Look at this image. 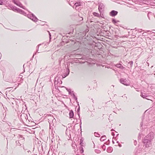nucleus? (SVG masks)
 <instances>
[{"label": "nucleus", "instance_id": "53", "mask_svg": "<svg viewBox=\"0 0 155 155\" xmlns=\"http://www.w3.org/2000/svg\"><path fill=\"white\" fill-rule=\"evenodd\" d=\"M7 143H8V139L7 138Z\"/></svg>", "mask_w": 155, "mask_h": 155}, {"label": "nucleus", "instance_id": "5", "mask_svg": "<svg viewBox=\"0 0 155 155\" xmlns=\"http://www.w3.org/2000/svg\"><path fill=\"white\" fill-rule=\"evenodd\" d=\"M27 17L31 19L34 22H36L38 21V19L37 18L33 13L27 15Z\"/></svg>", "mask_w": 155, "mask_h": 155}, {"label": "nucleus", "instance_id": "43", "mask_svg": "<svg viewBox=\"0 0 155 155\" xmlns=\"http://www.w3.org/2000/svg\"><path fill=\"white\" fill-rule=\"evenodd\" d=\"M81 8H80V7H79V8H78V11H79L80 10H81Z\"/></svg>", "mask_w": 155, "mask_h": 155}, {"label": "nucleus", "instance_id": "19", "mask_svg": "<svg viewBox=\"0 0 155 155\" xmlns=\"http://www.w3.org/2000/svg\"><path fill=\"white\" fill-rule=\"evenodd\" d=\"M74 113L72 110H71L70 111L69 113V117L70 118H73L74 117Z\"/></svg>", "mask_w": 155, "mask_h": 155}, {"label": "nucleus", "instance_id": "13", "mask_svg": "<svg viewBox=\"0 0 155 155\" xmlns=\"http://www.w3.org/2000/svg\"><path fill=\"white\" fill-rule=\"evenodd\" d=\"M141 96L144 98H145L148 100H150L149 98H147V97H150V96L148 95L147 94L145 93H141Z\"/></svg>", "mask_w": 155, "mask_h": 155}, {"label": "nucleus", "instance_id": "50", "mask_svg": "<svg viewBox=\"0 0 155 155\" xmlns=\"http://www.w3.org/2000/svg\"><path fill=\"white\" fill-rule=\"evenodd\" d=\"M150 97H151L150 96V97H147V98H149L150 99Z\"/></svg>", "mask_w": 155, "mask_h": 155}, {"label": "nucleus", "instance_id": "46", "mask_svg": "<svg viewBox=\"0 0 155 155\" xmlns=\"http://www.w3.org/2000/svg\"><path fill=\"white\" fill-rule=\"evenodd\" d=\"M98 152H97V153H100V152H101V151L100 150H98Z\"/></svg>", "mask_w": 155, "mask_h": 155}, {"label": "nucleus", "instance_id": "36", "mask_svg": "<svg viewBox=\"0 0 155 155\" xmlns=\"http://www.w3.org/2000/svg\"><path fill=\"white\" fill-rule=\"evenodd\" d=\"M51 119L52 120V122H55V121H56L55 119L53 117H51Z\"/></svg>", "mask_w": 155, "mask_h": 155}, {"label": "nucleus", "instance_id": "44", "mask_svg": "<svg viewBox=\"0 0 155 155\" xmlns=\"http://www.w3.org/2000/svg\"><path fill=\"white\" fill-rule=\"evenodd\" d=\"M111 134H112V135H113V136H114V135H115V134H114V132H112L111 133Z\"/></svg>", "mask_w": 155, "mask_h": 155}, {"label": "nucleus", "instance_id": "56", "mask_svg": "<svg viewBox=\"0 0 155 155\" xmlns=\"http://www.w3.org/2000/svg\"><path fill=\"white\" fill-rule=\"evenodd\" d=\"M126 97V99H127V97Z\"/></svg>", "mask_w": 155, "mask_h": 155}, {"label": "nucleus", "instance_id": "11", "mask_svg": "<svg viewBox=\"0 0 155 155\" xmlns=\"http://www.w3.org/2000/svg\"><path fill=\"white\" fill-rule=\"evenodd\" d=\"M78 25H79L83 23V18L80 16L79 14H78Z\"/></svg>", "mask_w": 155, "mask_h": 155}, {"label": "nucleus", "instance_id": "22", "mask_svg": "<svg viewBox=\"0 0 155 155\" xmlns=\"http://www.w3.org/2000/svg\"><path fill=\"white\" fill-rule=\"evenodd\" d=\"M84 4V3L83 2L78 0V7L82 6Z\"/></svg>", "mask_w": 155, "mask_h": 155}, {"label": "nucleus", "instance_id": "21", "mask_svg": "<svg viewBox=\"0 0 155 155\" xmlns=\"http://www.w3.org/2000/svg\"><path fill=\"white\" fill-rule=\"evenodd\" d=\"M66 56H67L66 55L65 56H64V58H63V57H62L61 56L60 58H59V59H58V62H59V63L60 65V64H61V61L63 59L65 58Z\"/></svg>", "mask_w": 155, "mask_h": 155}, {"label": "nucleus", "instance_id": "26", "mask_svg": "<svg viewBox=\"0 0 155 155\" xmlns=\"http://www.w3.org/2000/svg\"><path fill=\"white\" fill-rule=\"evenodd\" d=\"M113 150V149L112 147H110L108 148L107 149V151L108 153H111Z\"/></svg>", "mask_w": 155, "mask_h": 155}, {"label": "nucleus", "instance_id": "39", "mask_svg": "<svg viewBox=\"0 0 155 155\" xmlns=\"http://www.w3.org/2000/svg\"><path fill=\"white\" fill-rule=\"evenodd\" d=\"M80 127L81 128V120H80Z\"/></svg>", "mask_w": 155, "mask_h": 155}, {"label": "nucleus", "instance_id": "30", "mask_svg": "<svg viewBox=\"0 0 155 155\" xmlns=\"http://www.w3.org/2000/svg\"><path fill=\"white\" fill-rule=\"evenodd\" d=\"M148 120H147L146 121L144 120H143V122H141L140 124V125L142 127L143 125V123L144 122V124H147L148 123Z\"/></svg>", "mask_w": 155, "mask_h": 155}, {"label": "nucleus", "instance_id": "59", "mask_svg": "<svg viewBox=\"0 0 155 155\" xmlns=\"http://www.w3.org/2000/svg\"><path fill=\"white\" fill-rule=\"evenodd\" d=\"M104 146H105V145H103V147Z\"/></svg>", "mask_w": 155, "mask_h": 155}, {"label": "nucleus", "instance_id": "27", "mask_svg": "<svg viewBox=\"0 0 155 155\" xmlns=\"http://www.w3.org/2000/svg\"><path fill=\"white\" fill-rule=\"evenodd\" d=\"M11 8L12 10L14 11H16L17 12L18 9V8H17L15 6H12L11 7Z\"/></svg>", "mask_w": 155, "mask_h": 155}, {"label": "nucleus", "instance_id": "45", "mask_svg": "<svg viewBox=\"0 0 155 155\" xmlns=\"http://www.w3.org/2000/svg\"><path fill=\"white\" fill-rule=\"evenodd\" d=\"M39 45H38V48H37V52H38V53H39V52H38V48H39Z\"/></svg>", "mask_w": 155, "mask_h": 155}, {"label": "nucleus", "instance_id": "9", "mask_svg": "<svg viewBox=\"0 0 155 155\" xmlns=\"http://www.w3.org/2000/svg\"><path fill=\"white\" fill-rule=\"evenodd\" d=\"M120 81L121 83L125 85H129L130 84L129 82L126 79L121 78L120 80Z\"/></svg>", "mask_w": 155, "mask_h": 155}, {"label": "nucleus", "instance_id": "20", "mask_svg": "<svg viewBox=\"0 0 155 155\" xmlns=\"http://www.w3.org/2000/svg\"><path fill=\"white\" fill-rule=\"evenodd\" d=\"M15 143L16 144V147H18L19 146L22 147L23 146L22 144H21L20 143L19 140L15 141Z\"/></svg>", "mask_w": 155, "mask_h": 155}, {"label": "nucleus", "instance_id": "14", "mask_svg": "<svg viewBox=\"0 0 155 155\" xmlns=\"http://www.w3.org/2000/svg\"><path fill=\"white\" fill-rule=\"evenodd\" d=\"M62 83V81L60 80H59V81L58 78L57 77H56L55 78V82L54 83L55 84L56 83V84H61Z\"/></svg>", "mask_w": 155, "mask_h": 155}, {"label": "nucleus", "instance_id": "10", "mask_svg": "<svg viewBox=\"0 0 155 155\" xmlns=\"http://www.w3.org/2000/svg\"><path fill=\"white\" fill-rule=\"evenodd\" d=\"M154 133L153 132H150L148 135L146 136L145 137L151 140L154 138Z\"/></svg>", "mask_w": 155, "mask_h": 155}, {"label": "nucleus", "instance_id": "54", "mask_svg": "<svg viewBox=\"0 0 155 155\" xmlns=\"http://www.w3.org/2000/svg\"><path fill=\"white\" fill-rule=\"evenodd\" d=\"M118 135H119V134H117V136Z\"/></svg>", "mask_w": 155, "mask_h": 155}, {"label": "nucleus", "instance_id": "18", "mask_svg": "<svg viewBox=\"0 0 155 155\" xmlns=\"http://www.w3.org/2000/svg\"><path fill=\"white\" fill-rule=\"evenodd\" d=\"M133 61H130L127 63V65L129 66V68H131L133 66Z\"/></svg>", "mask_w": 155, "mask_h": 155}, {"label": "nucleus", "instance_id": "49", "mask_svg": "<svg viewBox=\"0 0 155 155\" xmlns=\"http://www.w3.org/2000/svg\"><path fill=\"white\" fill-rule=\"evenodd\" d=\"M113 130H113V129H112L111 130V131H112Z\"/></svg>", "mask_w": 155, "mask_h": 155}, {"label": "nucleus", "instance_id": "33", "mask_svg": "<svg viewBox=\"0 0 155 155\" xmlns=\"http://www.w3.org/2000/svg\"><path fill=\"white\" fill-rule=\"evenodd\" d=\"M94 135L95 136L97 137H99L100 136V134H98L96 132L94 133Z\"/></svg>", "mask_w": 155, "mask_h": 155}, {"label": "nucleus", "instance_id": "31", "mask_svg": "<svg viewBox=\"0 0 155 155\" xmlns=\"http://www.w3.org/2000/svg\"><path fill=\"white\" fill-rule=\"evenodd\" d=\"M76 2L75 1H71L69 3V5L72 7L73 6L75 5Z\"/></svg>", "mask_w": 155, "mask_h": 155}, {"label": "nucleus", "instance_id": "2", "mask_svg": "<svg viewBox=\"0 0 155 155\" xmlns=\"http://www.w3.org/2000/svg\"><path fill=\"white\" fill-rule=\"evenodd\" d=\"M77 58H74L73 59L72 61L70 62H67L66 63L67 67L66 66V65L64 63L63 64L65 68H66V72L64 73H63L62 74V78H64L67 77L69 74L70 70L69 68L70 67H72L73 65L77 66Z\"/></svg>", "mask_w": 155, "mask_h": 155}, {"label": "nucleus", "instance_id": "35", "mask_svg": "<svg viewBox=\"0 0 155 155\" xmlns=\"http://www.w3.org/2000/svg\"><path fill=\"white\" fill-rule=\"evenodd\" d=\"M66 88V90L68 92L69 94H70L71 93V90L70 89H68V88Z\"/></svg>", "mask_w": 155, "mask_h": 155}, {"label": "nucleus", "instance_id": "42", "mask_svg": "<svg viewBox=\"0 0 155 155\" xmlns=\"http://www.w3.org/2000/svg\"><path fill=\"white\" fill-rule=\"evenodd\" d=\"M48 32H49V38L50 39L51 38V33H50V32L49 31H48Z\"/></svg>", "mask_w": 155, "mask_h": 155}, {"label": "nucleus", "instance_id": "48", "mask_svg": "<svg viewBox=\"0 0 155 155\" xmlns=\"http://www.w3.org/2000/svg\"><path fill=\"white\" fill-rule=\"evenodd\" d=\"M140 134H139V136L138 137V138H140Z\"/></svg>", "mask_w": 155, "mask_h": 155}, {"label": "nucleus", "instance_id": "12", "mask_svg": "<svg viewBox=\"0 0 155 155\" xmlns=\"http://www.w3.org/2000/svg\"><path fill=\"white\" fill-rule=\"evenodd\" d=\"M118 12L117 11L113 10H112L109 13L110 15L112 17H114L117 15Z\"/></svg>", "mask_w": 155, "mask_h": 155}, {"label": "nucleus", "instance_id": "55", "mask_svg": "<svg viewBox=\"0 0 155 155\" xmlns=\"http://www.w3.org/2000/svg\"><path fill=\"white\" fill-rule=\"evenodd\" d=\"M78 62L80 63V62H79V60H78Z\"/></svg>", "mask_w": 155, "mask_h": 155}, {"label": "nucleus", "instance_id": "3", "mask_svg": "<svg viewBox=\"0 0 155 155\" xmlns=\"http://www.w3.org/2000/svg\"><path fill=\"white\" fill-rule=\"evenodd\" d=\"M143 142L146 148L150 147L151 145V140L145 137L143 140Z\"/></svg>", "mask_w": 155, "mask_h": 155}, {"label": "nucleus", "instance_id": "47", "mask_svg": "<svg viewBox=\"0 0 155 155\" xmlns=\"http://www.w3.org/2000/svg\"><path fill=\"white\" fill-rule=\"evenodd\" d=\"M118 146L120 147H121L122 146L121 144H119Z\"/></svg>", "mask_w": 155, "mask_h": 155}, {"label": "nucleus", "instance_id": "38", "mask_svg": "<svg viewBox=\"0 0 155 155\" xmlns=\"http://www.w3.org/2000/svg\"><path fill=\"white\" fill-rule=\"evenodd\" d=\"M4 0H0V5H2L3 4Z\"/></svg>", "mask_w": 155, "mask_h": 155}, {"label": "nucleus", "instance_id": "60", "mask_svg": "<svg viewBox=\"0 0 155 155\" xmlns=\"http://www.w3.org/2000/svg\"><path fill=\"white\" fill-rule=\"evenodd\" d=\"M147 31V32H148V31Z\"/></svg>", "mask_w": 155, "mask_h": 155}, {"label": "nucleus", "instance_id": "16", "mask_svg": "<svg viewBox=\"0 0 155 155\" xmlns=\"http://www.w3.org/2000/svg\"><path fill=\"white\" fill-rule=\"evenodd\" d=\"M115 66L117 67L120 68L121 69H123L124 68V67L121 64H117Z\"/></svg>", "mask_w": 155, "mask_h": 155}, {"label": "nucleus", "instance_id": "58", "mask_svg": "<svg viewBox=\"0 0 155 155\" xmlns=\"http://www.w3.org/2000/svg\"><path fill=\"white\" fill-rule=\"evenodd\" d=\"M76 155H78V154L77 153L76 154Z\"/></svg>", "mask_w": 155, "mask_h": 155}, {"label": "nucleus", "instance_id": "8", "mask_svg": "<svg viewBox=\"0 0 155 155\" xmlns=\"http://www.w3.org/2000/svg\"><path fill=\"white\" fill-rule=\"evenodd\" d=\"M104 8V5L103 4L101 3H99L98 10L100 13L101 15L103 12Z\"/></svg>", "mask_w": 155, "mask_h": 155}, {"label": "nucleus", "instance_id": "25", "mask_svg": "<svg viewBox=\"0 0 155 155\" xmlns=\"http://www.w3.org/2000/svg\"><path fill=\"white\" fill-rule=\"evenodd\" d=\"M112 21L114 24H116L117 23L120 22V21L119 20L116 21V19L114 18L112 19Z\"/></svg>", "mask_w": 155, "mask_h": 155}, {"label": "nucleus", "instance_id": "29", "mask_svg": "<svg viewBox=\"0 0 155 155\" xmlns=\"http://www.w3.org/2000/svg\"><path fill=\"white\" fill-rule=\"evenodd\" d=\"M93 14L94 15L97 16V17H100V16L102 17L101 15V14H100V15L98 13H96L95 12H93Z\"/></svg>", "mask_w": 155, "mask_h": 155}, {"label": "nucleus", "instance_id": "57", "mask_svg": "<svg viewBox=\"0 0 155 155\" xmlns=\"http://www.w3.org/2000/svg\"><path fill=\"white\" fill-rule=\"evenodd\" d=\"M84 34L83 35V36H84Z\"/></svg>", "mask_w": 155, "mask_h": 155}, {"label": "nucleus", "instance_id": "6", "mask_svg": "<svg viewBox=\"0 0 155 155\" xmlns=\"http://www.w3.org/2000/svg\"><path fill=\"white\" fill-rule=\"evenodd\" d=\"M12 2L17 5L25 9V7L22 5L18 0H12Z\"/></svg>", "mask_w": 155, "mask_h": 155}, {"label": "nucleus", "instance_id": "52", "mask_svg": "<svg viewBox=\"0 0 155 155\" xmlns=\"http://www.w3.org/2000/svg\"><path fill=\"white\" fill-rule=\"evenodd\" d=\"M117 143H119V141H117Z\"/></svg>", "mask_w": 155, "mask_h": 155}, {"label": "nucleus", "instance_id": "23", "mask_svg": "<svg viewBox=\"0 0 155 155\" xmlns=\"http://www.w3.org/2000/svg\"><path fill=\"white\" fill-rule=\"evenodd\" d=\"M26 116L27 117V115L26 114H21L20 116L21 118V119H26Z\"/></svg>", "mask_w": 155, "mask_h": 155}, {"label": "nucleus", "instance_id": "4", "mask_svg": "<svg viewBox=\"0 0 155 155\" xmlns=\"http://www.w3.org/2000/svg\"><path fill=\"white\" fill-rule=\"evenodd\" d=\"M84 139L82 138L80 140V145L81 146L79 148V150L81 153H83L84 152V150L82 147L85 146V144L83 143Z\"/></svg>", "mask_w": 155, "mask_h": 155}, {"label": "nucleus", "instance_id": "7", "mask_svg": "<svg viewBox=\"0 0 155 155\" xmlns=\"http://www.w3.org/2000/svg\"><path fill=\"white\" fill-rule=\"evenodd\" d=\"M74 142L72 144V146L74 150L75 153H76V149H77V140H76V138L75 137H74Z\"/></svg>", "mask_w": 155, "mask_h": 155}, {"label": "nucleus", "instance_id": "51", "mask_svg": "<svg viewBox=\"0 0 155 155\" xmlns=\"http://www.w3.org/2000/svg\"><path fill=\"white\" fill-rule=\"evenodd\" d=\"M112 142L113 143H114V142L113 140H112Z\"/></svg>", "mask_w": 155, "mask_h": 155}, {"label": "nucleus", "instance_id": "24", "mask_svg": "<svg viewBox=\"0 0 155 155\" xmlns=\"http://www.w3.org/2000/svg\"><path fill=\"white\" fill-rule=\"evenodd\" d=\"M106 136L105 135L102 136L100 140L101 141H103L106 139Z\"/></svg>", "mask_w": 155, "mask_h": 155}, {"label": "nucleus", "instance_id": "41", "mask_svg": "<svg viewBox=\"0 0 155 155\" xmlns=\"http://www.w3.org/2000/svg\"><path fill=\"white\" fill-rule=\"evenodd\" d=\"M76 125H77V124H75V125H74V130H75L76 129L77 126H76Z\"/></svg>", "mask_w": 155, "mask_h": 155}, {"label": "nucleus", "instance_id": "40", "mask_svg": "<svg viewBox=\"0 0 155 155\" xmlns=\"http://www.w3.org/2000/svg\"><path fill=\"white\" fill-rule=\"evenodd\" d=\"M134 144L135 145H136L137 144V141H136V140H135L134 141Z\"/></svg>", "mask_w": 155, "mask_h": 155}, {"label": "nucleus", "instance_id": "28", "mask_svg": "<svg viewBox=\"0 0 155 155\" xmlns=\"http://www.w3.org/2000/svg\"><path fill=\"white\" fill-rule=\"evenodd\" d=\"M153 16V13L151 12H148L147 14V16L148 18V19L150 20V17Z\"/></svg>", "mask_w": 155, "mask_h": 155}, {"label": "nucleus", "instance_id": "37", "mask_svg": "<svg viewBox=\"0 0 155 155\" xmlns=\"http://www.w3.org/2000/svg\"><path fill=\"white\" fill-rule=\"evenodd\" d=\"M78 113L79 112V110H80V106H79V104L78 103ZM78 116H79V118H80V115H79V114L78 113Z\"/></svg>", "mask_w": 155, "mask_h": 155}, {"label": "nucleus", "instance_id": "1", "mask_svg": "<svg viewBox=\"0 0 155 155\" xmlns=\"http://www.w3.org/2000/svg\"><path fill=\"white\" fill-rule=\"evenodd\" d=\"M79 41H78V52L80 51L83 52V53L84 54V55L81 57L82 56L81 54H78V59H84L85 58V54H87L88 53H90V50L86 47V46L83 42L79 43Z\"/></svg>", "mask_w": 155, "mask_h": 155}, {"label": "nucleus", "instance_id": "17", "mask_svg": "<svg viewBox=\"0 0 155 155\" xmlns=\"http://www.w3.org/2000/svg\"><path fill=\"white\" fill-rule=\"evenodd\" d=\"M70 95H71L77 101V97L76 96L74 92L73 91H71V93L70 94ZM77 102V101H76Z\"/></svg>", "mask_w": 155, "mask_h": 155}, {"label": "nucleus", "instance_id": "34", "mask_svg": "<svg viewBox=\"0 0 155 155\" xmlns=\"http://www.w3.org/2000/svg\"><path fill=\"white\" fill-rule=\"evenodd\" d=\"M77 6H78V3L76 2L75 4V5L73 6L72 7H73V8H74L75 9H76L77 10V9H76V8Z\"/></svg>", "mask_w": 155, "mask_h": 155}, {"label": "nucleus", "instance_id": "32", "mask_svg": "<svg viewBox=\"0 0 155 155\" xmlns=\"http://www.w3.org/2000/svg\"><path fill=\"white\" fill-rule=\"evenodd\" d=\"M68 132L67 131V132H66V138L68 140H69L70 138H71V135H70V134L69 133L68 134L67 133H68Z\"/></svg>", "mask_w": 155, "mask_h": 155}, {"label": "nucleus", "instance_id": "15", "mask_svg": "<svg viewBox=\"0 0 155 155\" xmlns=\"http://www.w3.org/2000/svg\"><path fill=\"white\" fill-rule=\"evenodd\" d=\"M17 12L24 15H27L26 13L24 11L19 8L18 9Z\"/></svg>", "mask_w": 155, "mask_h": 155}]
</instances>
